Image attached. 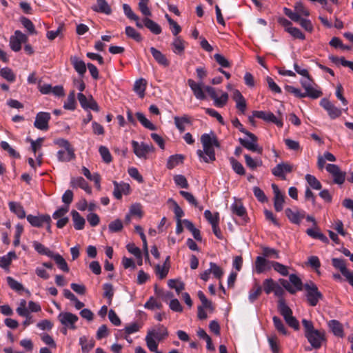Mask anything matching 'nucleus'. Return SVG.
Returning a JSON list of instances; mask_svg holds the SVG:
<instances>
[{"instance_id":"f257e3e1","label":"nucleus","mask_w":353,"mask_h":353,"mask_svg":"<svg viewBox=\"0 0 353 353\" xmlns=\"http://www.w3.org/2000/svg\"><path fill=\"white\" fill-rule=\"evenodd\" d=\"M203 150H198L196 154L201 161L211 163L216 160L214 147L219 148L220 144L213 132L205 133L201 137Z\"/></svg>"},{"instance_id":"f03ea898","label":"nucleus","mask_w":353,"mask_h":353,"mask_svg":"<svg viewBox=\"0 0 353 353\" xmlns=\"http://www.w3.org/2000/svg\"><path fill=\"white\" fill-rule=\"evenodd\" d=\"M305 336L309 343L314 349H319L326 342L325 333L323 330L314 328L313 323L305 319L302 320Z\"/></svg>"},{"instance_id":"7ed1b4c3","label":"nucleus","mask_w":353,"mask_h":353,"mask_svg":"<svg viewBox=\"0 0 353 353\" xmlns=\"http://www.w3.org/2000/svg\"><path fill=\"white\" fill-rule=\"evenodd\" d=\"M54 143L59 147L62 148L57 154L59 161L69 162L76 158L74 149L68 140L57 139L54 141Z\"/></svg>"},{"instance_id":"20e7f679","label":"nucleus","mask_w":353,"mask_h":353,"mask_svg":"<svg viewBox=\"0 0 353 353\" xmlns=\"http://www.w3.org/2000/svg\"><path fill=\"white\" fill-rule=\"evenodd\" d=\"M300 83L305 90L304 94L305 97L317 99L323 94L322 92L318 88V86L314 84L310 76L302 79Z\"/></svg>"},{"instance_id":"39448f33","label":"nucleus","mask_w":353,"mask_h":353,"mask_svg":"<svg viewBox=\"0 0 353 353\" xmlns=\"http://www.w3.org/2000/svg\"><path fill=\"white\" fill-rule=\"evenodd\" d=\"M280 283L283 287L291 294L301 291L303 288V283L301 279L294 274L290 275L289 281L285 279H280Z\"/></svg>"},{"instance_id":"423d86ee","label":"nucleus","mask_w":353,"mask_h":353,"mask_svg":"<svg viewBox=\"0 0 353 353\" xmlns=\"http://www.w3.org/2000/svg\"><path fill=\"white\" fill-rule=\"evenodd\" d=\"M332 263L334 268L339 270L345 280L353 288V272H350L346 266L345 261L339 258H333Z\"/></svg>"},{"instance_id":"0eeeda50","label":"nucleus","mask_w":353,"mask_h":353,"mask_svg":"<svg viewBox=\"0 0 353 353\" xmlns=\"http://www.w3.org/2000/svg\"><path fill=\"white\" fill-rule=\"evenodd\" d=\"M305 290L309 304L312 306L316 305L319 300L322 298V294L319 291L316 285L313 283H306L305 285Z\"/></svg>"},{"instance_id":"6e6552de","label":"nucleus","mask_w":353,"mask_h":353,"mask_svg":"<svg viewBox=\"0 0 353 353\" xmlns=\"http://www.w3.org/2000/svg\"><path fill=\"white\" fill-rule=\"evenodd\" d=\"M247 138H239L240 143L247 150L261 154L262 148L257 144V137L251 132L246 134Z\"/></svg>"},{"instance_id":"1a4fd4ad","label":"nucleus","mask_w":353,"mask_h":353,"mask_svg":"<svg viewBox=\"0 0 353 353\" xmlns=\"http://www.w3.org/2000/svg\"><path fill=\"white\" fill-rule=\"evenodd\" d=\"M132 147L134 154L140 159H146L148 153L153 151L154 148L151 144H146L143 142L132 141Z\"/></svg>"},{"instance_id":"9d476101","label":"nucleus","mask_w":353,"mask_h":353,"mask_svg":"<svg viewBox=\"0 0 353 353\" xmlns=\"http://www.w3.org/2000/svg\"><path fill=\"white\" fill-rule=\"evenodd\" d=\"M58 319L65 327L70 330L77 328L76 323L79 321L77 315L69 312H62L58 315Z\"/></svg>"},{"instance_id":"9b49d317","label":"nucleus","mask_w":353,"mask_h":353,"mask_svg":"<svg viewBox=\"0 0 353 353\" xmlns=\"http://www.w3.org/2000/svg\"><path fill=\"white\" fill-rule=\"evenodd\" d=\"M252 117L263 119V121L269 123H273L279 127H282L283 125L281 119L277 118L272 112L266 111H253Z\"/></svg>"},{"instance_id":"f8f14e48","label":"nucleus","mask_w":353,"mask_h":353,"mask_svg":"<svg viewBox=\"0 0 353 353\" xmlns=\"http://www.w3.org/2000/svg\"><path fill=\"white\" fill-rule=\"evenodd\" d=\"M28 37L20 30H16L14 35L10 39V48L14 52H19L21 48V44L26 43Z\"/></svg>"},{"instance_id":"ddd939ff","label":"nucleus","mask_w":353,"mask_h":353,"mask_svg":"<svg viewBox=\"0 0 353 353\" xmlns=\"http://www.w3.org/2000/svg\"><path fill=\"white\" fill-rule=\"evenodd\" d=\"M294 166L287 162H282L277 164L272 170V173L276 177H279L283 180L286 179V174L292 172Z\"/></svg>"},{"instance_id":"4468645a","label":"nucleus","mask_w":353,"mask_h":353,"mask_svg":"<svg viewBox=\"0 0 353 353\" xmlns=\"http://www.w3.org/2000/svg\"><path fill=\"white\" fill-rule=\"evenodd\" d=\"M51 119L50 114L46 112H39L37 114L34 125L40 130L46 131L49 128V121Z\"/></svg>"},{"instance_id":"2eb2a0df","label":"nucleus","mask_w":353,"mask_h":353,"mask_svg":"<svg viewBox=\"0 0 353 353\" xmlns=\"http://www.w3.org/2000/svg\"><path fill=\"white\" fill-rule=\"evenodd\" d=\"M325 169L332 176L335 183L341 185L344 183L345 173L342 172L337 165L327 164Z\"/></svg>"},{"instance_id":"dca6fc26","label":"nucleus","mask_w":353,"mask_h":353,"mask_svg":"<svg viewBox=\"0 0 353 353\" xmlns=\"http://www.w3.org/2000/svg\"><path fill=\"white\" fill-rule=\"evenodd\" d=\"M320 105L327 111L332 119H335L341 115L342 110L326 99H322Z\"/></svg>"},{"instance_id":"f3484780","label":"nucleus","mask_w":353,"mask_h":353,"mask_svg":"<svg viewBox=\"0 0 353 353\" xmlns=\"http://www.w3.org/2000/svg\"><path fill=\"white\" fill-rule=\"evenodd\" d=\"M78 100L81 106L84 110H92L95 112L99 111V108L97 103L93 99L92 97L88 99L83 94L79 93L77 95Z\"/></svg>"},{"instance_id":"a211bd4d","label":"nucleus","mask_w":353,"mask_h":353,"mask_svg":"<svg viewBox=\"0 0 353 353\" xmlns=\"http://www.w3.org/2000/svg\"><path fill=\"white\" fill-rule=\"evenodd\" d=\"M113 195L117 199H121L123 195H128L130 192V186L127 183H118L114 181H113Z\"/></svg>"},{"instance_id":"6ab92c4d","label":"nucleus","mask_w":353,"mask_h":353,"mask_svg":"<svg viewBox=\"0 0 353 353\" xmlns=\"http://www.w3.org/2000/svg\"><path fill=\"white\" fill-rule=\"evenodd\" d=\"M285 213L288 219L294 224L299 225L301 220L305 217V212L303 210H299L297 209L292 210L287 208Z\"/></svg>"},{"instance_id":"aec40b11","label":"nucleus","mask_w":353,"mask_h":353,"mask_svg":"<svg viewBox=\"0 0 353 353\" xmlns=\"http://www.w3.org/2000/svg\"><path fill=\"white\" fill-rule=\"evenodd\" d=\"M272 261L265 259L264 256H257L254 263V271L257 274H261L270 270L272 268L271 265Z\"/></svg>"},{"instance_id":"412c9836","label":"nucleus","mask_w":353,"mask_h":353,"mask_svg":"<svg viewBox=\"0 0 353 353\" xmlns=\"http://www.w3.org/2000/svg\"><path fill=\"white\" fill-rule=\"evenodd\" d=\"M27 220L32 226L41 228L44 223L49 224V223H50L51 218L48 214L39 216L29 214L27 216Z\"/></svg>"},{"instance_id":"4be33fe9","label":"nucleus","mask_w":353,"mask_h":353,"mask_svg":"<svg viewBox=\"0 0 353 353\" xmlns=\"http://www.w3.org/2000/svg\"><path fill=\"white\" fill-rule=\"evenodd\" d=\"M272 188L273 190L274 194V208H275L276 211L280 212L283 208V204L285 202L284 196L281 192L279 187L276 184H274V183L272 184Z\"/></svg>"},{"instance_id":"5701e85b","label":"nucleus","mask_w":353,"mask_h":353,"mask_svg":"<svg viewBox=\"0 0 353 353\" xmlns=\"http://www.w3.org/2000/svg\"><path fill=\"white\" fill-rule=\"evenodd\" d=\"M188 83L197 99L203 100L205 99L202 82L197 83L192 79H189Z\"/></svg>"},{"instance_id":"b1692460","label":"nucleus","mask_w":353,"mask_h":353,"mask_svg":"<svg viewBox=\"0 0 353 353\" xmlns=\"http://www.w3.org/2000/svg\"><path fill=\"white\" fill-rule=\"evenodd\" d=\"M232 99L236 103V108L242 113L244 114L246 110L247 104L245 98L238 90L233 91Z\"/></svg>"},{"instance_id":"393cba45","label":"nucleus","mask_w":353,"mask_h":353,"mask_svg":"<svg viewBox=\"0 0 353 353\" xmlns=\"http://www.w3.org/2000/svg\"><path fill=\"white\" fill-rule=\"evenodd\" d=\"M79 343L81 345V351L83 353H89L95 345L94 340L87 336H81L79 340Z\"/></svg>"},{"instance_id":"a878e982","label":"nucleus","mask_w":353,"mask_h":353,"mask_svg":"<svg viewBox=\"0 0 353 353\" xmlns=\"http://www.w3.org/2000/svg\"><path fill=\"white\" fill-rule=\"evenodd\" d=\"M70 185L72 188H80L88 194H91L92 189L87 181L81 176L72 177L70 181Z\"/></svg>"},{"instance_id":"bb28decb","label":"nucleus","mask_w":353,"mask_h":353,"mask_svg":"<svg viewBox=\"0 0 353 353\" xmlns=\"http://www.w3.org/2000/svg\"><path fill=\"white\" fill-rule=\"evenodd\" d=\"M150 50L151 54H152V57L159 65L163 67L169 66V60L167 59L165 55L163 54L161 51H159L154 47H151Z\"/></svg>"},{"instance_id":"cd10ccee","label":"nucleus","mask_w":353,"mask_h":353,"mask_svg":"<svg viewBox=\"0 0 353 353\" xmlns=\"http://www.w3.org/2000/svg\"><path fill=\"white\" fill-rule=\"evenodd\" d=\"M70 61L77 72L83 76L86 72V66L84 61L76 56L70 57Z\"/></svg>"},{"instance_id":"c85d7f7f","label":"nucleus","mask_w":353,"mask_h":353,"mask_svg":"<svg viewBox=\"0 0 353 353\" xmlns=\"http://www.w3.org/2000/svg\"><path fill=\"white\" fill-rule=\"evenodd\" d=\"M170 257L168 256L163 265H157L155 267V273L159 279H163L168 274L170 265L168 263Z\"/></svg>"},{"instance_id":"c756f323","label":"nucleus","mask_w":353,"mask_h":353,"mask_svg":"<svg viewBox=\"0 0 353 353\" xmlns=\"http://www.w3.org/2000/svg\"><path fill=\"white\" fill-rule=\"evenodd\" d=\"M157 338H159L158 334L155 331L148 332L145 337L147 346L151 352H154L157 350L158 343L156 341Z\"/></svg>"},{"instance_id":"7c9ffc66","label":"nucleus","mask_w":353,"mask_h":353,"mask_svg":"<svg viewBox=\"0 0 353 353\" xmlns=\"http://www.w3.org/2000/svg\"><path fill=\"white\" fill-rule=\"evenodd\" d=\"M172 51L176 54H181L183 53L185 48V41L180 37H176L172 43Z\"/></svg>"},{"instance_id":"2f4dec72","label":"nucleus","mask_w":353,"mask_h":353,"mask_svg":"<svg viewBox=\"0 0 353 353\" xmlns=\"http://www.w3.org/2000/svg\"><path fill=\"white\" fill-rule=\"evenodd\" d=\"M15 259H17L16 253L13 251L9 252L7 254L0 257V267L8 270L12 260Z\"/></svg>"},{"instance_id":"473e14b6","label":"nucleus","mask_w":353,"mask_h":353,"mask_svg":"<svg viewBox=\"0 0 353 353\" xmlns=\"http://www.w3.org/2000/svg\"><path fill=\"white\" fill-rule=\"evenodd\" d=\"M93 10L104 13L105 14H110L112 9L105 0H97V5L92 7Z\"/></svg>"},{"instance_id":"72a5a7b5","label":"nucleus","mask_w":353,"mask_h":353,"mask_svg":"<svg viewBox=\"0 0 353 353\" xmlns=\"http://www.w3.org/2000/svg\"><path fill=\"white\" fill-rule=\"evenodd\" d=\"M233 214L244 218L246 215V210L240 201H235L230 206Z\"/></svg>"},{"instance_id":"f704fd0d","label":"nucleus","mask_w":353,"mask_h":353,"mask_svg":"<svg viewBox=\"0 0 353 353\" xmlns=\"http://www.w3.org/2000/svg\"><path fill=\"white\" fill-rule=\"evenodd\" d=\"M71 215L74 228L77 230H83L85 223V219L76 210H72Z\"/></svg>"},{"instance_id":"c9c22d12","label":"nucleus","mask_w":353,"mask_h":353,"mask_svg":"<svg viewBox=\"0 0 353 353\" xmlns=\"http://www.w3.org/2000/svg\"><path fill=\"white\" fill-rule=\"evenodd\" d=\"M328 327L332 333L339 337L343 336V328L342 324L336 320H331L328 322Z\"/></svg>"},{"instance_id":"e433bc0d","label":"nucleus","mask_w":353,"mask_h":353,"mask_svg":"<svg viewBox=\"0 0 353 353\" xmlns=\"http://www.w3.org/2000/svg\"><path fill=\"white\" fill-rule=\"evenodd\" d=\"M10 210L15 214L19 219L26 217V212L23 206L17 202L10 201L8 203Z\"/></svg>"},{"instance_id":"4c0bfd02","label":"nucleus","mask_w":353,"mask_h":353,"mask_svg":"<svg viewBox=\"0 0 353 353\" xmlns=\"http://www.w3.org/2000/svg\"><path fill=\"white\" fill-rule=\"evenodd\" d=\"M147 82L144 79L137 80L134 85V91L139 95L140 98H143L146 88Z\"/></svg>"},{"instance_id":"58836bf2","label":"nucleus","mask_w":353,"mask_h":353,"mask_svg":"<svg viewBox=\"0 0 353 353\" xmlns=\"http://www.w3.org/2000/svg\"><path fill=\"white\" fill-rule=\"evenodd\" d=\"M52 259L56 264L57 265L58 268L65 272H68L70 269L68 268V265L65 261V260L63 259V257L60 255L59 254H53L52 256L50 257Z\"/></svg>"},{"instance_id":"ea45409f","label":"nucleus","mask_w":353,"mask_h":353,"mask_svg":"<svg viewBox=\"0 0 353 353\" xmlns=\"http://www.w3.org/2000/svg\"><path fill=\"white\" fill-rule=\"evenodd\" d=\"M278 309L284 319L292 315V310L287 305L283 298H281L278 301Z\"/></svg>"},{"instance_id":"a19ab883","label":"nucleus","mask_w":353,"mask_h":353,"mask_svg":"<svg viewBox=\"0 0 353 353\" xmlns=\"http://www.w3.org/2000/svg\"><path fill=\"white\" fill-rule=\"evenodd\" d=\"M174 121L176 127L181 132L185 130V125L187 124H190V120L188 116H183L181 117H174Z\"/></svg>"},{"instance_id":"79ce46f5","label":"nucleus","mask_w":353,"mask_h":353,"mask_svg":"<svg viewBox=\"0 0 353 353\" xmlns=\"http://www.w3.org/2000/svg\"><path fill=\"white\" fill-rule=\"evenodd\" d=\"M32 246L34 248V249L40 254H42V255H46L48 257H51L52 256V254H54L53 252H52L51 250H50L49 248H48L47 247H46L44 245H43L42 243L38 242V241H34L32 243Z\"/></svg>"},{"instance_id":"37998d69","label":"nucleus","mask_w":353,"mask_h":353,"mask_svg":"<svg viewBox=\"0 0 353 353\" xmlns=\"http://www.w3.org/2000/svg\"><path fill=\"white\" fill-rule=\"evenodd\" d=\"M144 26L148 28L152 33L159 34L161 32V26L154 21L145 18L143 19Z\"/></svg>"},{"instance_id":"c03bdc74","label":"nucleus","mask_w":353,"mask_h":353,"mask_svg":"<svg viewBox=\"0 0 353 353\" xmlns=\"http://www.w3.org/2000/svg\"><path fill=\"white\" fill-rule=\"evenodd\" d=\"M184 159V157L182 154H174L170 156L167 161V168L170 170L173 169L179 163H182Z\"/></svg>"},{"instance_id":"a18cd8bd","label":"nucleus","mask_w":353,"mask_h":353,"mask_svg":"<svg viewBox=\"0 0 353 353\" xmlns=\"http://www.w3.org/2000/svg\"><path fill=\"white\" fill-rule=\"evenodd\" d=\"M136 116L141 125H143L145 128L150 130H155L157 129L156 126L151 121H150L143 113L137 112Z\"/></svg>"},{"instance_id":"49530a36","label":"nucleus","mask_w":353,"mask_h":353,"mask_svg":"<svg viewBox=\"0 0 353 353\" xmlns=\"http://www.w3.org/2000/svg\"><path fill=\"white\" fill-rule=\"evenodd\" d=\"M305 179L311 188L316 190L321 189V182L314 175L307 174Z\"/></svg>"},{"instance_id":"de8ad7c7","label":"nucleus","mask_w":353,"mask_h":353,"mask_svg":"<svg viewBox=\"0 0 353 353\" xmlns=\"http://www.w3.org/2000/svg\"><path fill=\"white\" fill-rule=\"evenodd\" d=\"M204 216L212 226L219 225V214L215 212L212 214L209 210L204 212Z\"/></svg>"},{"instance_id":"09e8293b","label":"nucleus","mask_w":353,"mask_h":353,"mask_svg":"<svg viewBox=\"0 0 353 353\" xmlns=\"http://www.w3.org/2000/svg\"><path fill=\"white\" fill-rule=\"evenodd\" d=\"M271 265L272 268L282 276H288L289 274V268L283 264L276 261H272Z\"/></svg>"},{"instance_id":"8fccbe9b","label":"nucleus","mask_w":353,"mask_h":353,"mask_svg":"<svg viewBox=\"0 0 353 353\" xmlns=\"http://www.w3.org/2000/svg\"><path fill=\"white\" fill-rule=\"evenodd\" d=\"M168 203L172 204L176 221H182L181 217L184 216V212L181 208L172 199H169Z\"/></svg>"},{"instance_id":"3c124183","label":"nucleus","mask_w":353,"mask_h":353,"mask_svg":"<svg viewBox=\"0 0 353 353\" xmlns=\"http://www.w3.org/2000/svg\"><path fill=\"white\" fill-rule=\"evenodd\" d=\"M262 292V288L258 284L254 285V286L250 290L248 299L250 303H254L261 295Z\"/></svg>"},{"instance_id":"603ef678","label":"nucleus","mask_w":353,"mask_h":353,"mask_svg":"<svg viewBox=\"0 0 353 353\" xmlns=\"http://www.w3.org/2000/svg\"><path fill=\"white\" fill-rule=\"evenodd\" d=\"M245 163L248 167H249L252 170H254L259 166L262 165V161L259 159H253L248 154L244 155Z\"/></svg>"},{"instance_id":"864d4df0","label":"nucleus","mask_w":353,"mask_h":353,"mask_svg":"<svg viewBox=\"0 0 353 353\" xmlns=\"http://www.w3.org/2000/svg\"><path fill=\"white\" fill-rule=\"evenodd\" d=\"M210 270L213 276L219 280H220L223 275L222 268L215 263H210Z\"/></svg>"},{"instance_id":"5fc2aeb1","label":"nucleus","mask_w":353,"mask_h":353,"mask_svg":"<svg viewBox=\"0 0 353 353\" xmlns=\"http://www.w3.org/2000/svg\"><path fill=\"white\" fill-rule=\"evenodd\" d=\"M1 76L9 82H14L16 76L13 71L9 68H3L0 70Z\"/></svg>"},{"instance_id":"6e6d98bb","label":"nucleus","mask_w":353,"mask_h":353,"mask_svg":"<svg viewBox=\"0 0 353 353\" xmlns=\"http://www.w3.org/2000/svg\"><path fill=\"white\" fill-rule=\"evenodd\" d=\"M63 108L66 110H74L76 108L75 94L74 91H72L66 101L64 103Z\"/></svg>"},{"instance_id":"4d7b16f0","label":"nucleus","mask_w":353,"mask_h":353,"mask_svg":"<svg viewBox=\"0 0 353 353\" xmlns=\"http://www.w3.org/2000/svg\"><path fill=\"white\" fill-rule=\"evenodd\" d=\"M277 283L272 279H266L263 282V287L267 294H270L276 288Z\"/></svg>"},{"instance_id":"13d9d810","label":"nucleus","mask_w":353,"mask_h":353,"mask_svg":"<svg viewBox=\"0 0 353 353\" xmlns=\"http://www.w3.org/2000/svg\"><path fill=\"white\" fill-rule=\"evenodd\" d=\"M273 323L275 328L276 330L280 332L281 334L283 335H288V332L283 324V321L277 316H274L273 319Z\"/></svg>"},{"instance_id":"bf43d9fd","label":"nucleus","mask_w":353,"mask_h":353,"mask_svg":"<svg viewBox=\"0 0 353 353\" xmlns=\"http://www.w3.org/2000/svg\"><path fill=\"white\" fill-rule=\"evenodd\" d=\"M214 104L217 108H223L228 101V94L226 92H221V96H217L213 99Z\"/></svg>"},{"instance_id":"052dcab7","label":"nucleus","mask_w":353,"mask_h":353,"mask_svg":"<svg viewBox=\"0 0 353 353\" xmlns=\"http://www.w3.org/2000/svg\"><path fill=\"white\" fill-rule=\"evenodd\" d=\"M230 162L233 170L239 175L245 174V169L243 165L236 160L234 158L232 157L230 159Z\"/></svg>"},{"instance_id":"680f3d73","label":"nucleus","mask_w":353,"mask_h":353,"mask_svg":"<svg viewBox=\"0 0 353 353\" xmlns=\"http://www.w3.org/2000/svg\"><path fill=\"white\" fill-rule=\"evenodd\" d=\"M268 341L270 347L273 353H279V341L276 335L268 336Z\"/></svg>"},{"instance_id":"e2e57ef3","label":"nucleus","mask_w":353,"mask_h":353,"mask_svg":"<svg viewBox=\"0 0 353 353\" xmlns=\"http://www.w3.org/2000/svg\"><path fill=\"white\" fill-rule=\"evenodd\" d=\"M99 152L103 161L105 163H109L112 161V155L107 147L103 145L100 146L99 148Z\"/></svg>"},{"instance_id":"0e129e2a","label":"nucleus","mask_w":353,"mask_h":353,"mask_svg":"<svg viewBox=\"0 0 353 353\" xmlns=\"http://www.w3.org/2000/svg\"><path fill=\"white\" fill-rule=\"evenodd\" d=\"M0 145L2 149L7 151L10 157L16 159L20 158L19 153L12 148L8 142L3 141Z\"/></svg>"},{"instance_id":"69168bd1","label":"nucleus","mask_w":353,"mask_h":353,"mask_svg":"<svg viewBox=\"0 0 353 353\" xmlns=\"http://www.w3.org/2000/svg\"><path fill=\"white\" fill-rule=\"evenodd\" d=\"M144 307L154 310L155 309H161L162 307V304L161 302L157 301L154 297L151 296L144 304Z\"/></svg>"},{"instance_id":"338daca9","label":"nucleus","mask_w":353,"mask_h":353,"mask_svg":"<svg viewBox=\"0 0 353 353\" xmlns=\"http://www.w3.org/2000/svg\"><path fill=\"white\" fill-rule=\"evenodd\" d=\"M168 285L170 288L174 289L177 294H179L185 288L183 282L174 279H170L168 282Z\"/></svg>"},{"instance_id":"774afa93","label":"nucleus","mask_w":353,"mask_h":353,"mask_svg":"<svg viewBox=\"0 0 353 353\" xmlns=\"http://www.w3.org/2000/svg\"><path fill=\"white\" fill-rule=\"evenodd\" d=\"M103 296L108 300V304L110 305L112 297L114 296V290L112 285L110 283H105L103 286Z\"/></svg>"}]
</instances>
